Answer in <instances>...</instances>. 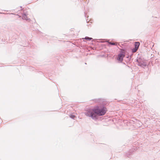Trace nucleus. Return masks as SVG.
<instances>
[{
	"instance_id": "nucleus-4",
	"label": "nucleus",
	"mask_w": 160,
	"mask_h": 160,
	"mask_svg": "<svg viewBox=\"0 0 160 160\" xmlns=\"http://www.w3.org/2000/svg\"><path fill=\"white\" fill-rule=\"evenodd\" d=\"M136 149L135 148H134L132 149V150H130V151L126 153L125 154L126 156L127 157L129 158L130 155L132 153V152H134L135 150Z\"/></svg>"
},
{
	"instance_id": "nucleus-1",
	"label": "nucleus",
	"mask_w": 160,
	"mask_h": 160,
	"mask_svg": "<svg viewBox=\"0 0 160 160\" xmlns=\"http://www.w3.org/2000/svg\"><path fill=\"white\" fill-rule=\"evenodd\" d=\"M107 111V108L104 106H97L95 108L88 110L85 114L86 116L91 117L94 120L98 119V116H102L104 115Z\"/></svg>"
},
{
	"instance_id": "nucleus-3",
	"label": "nucleus",
	"mask_w": 160,
	"mask_h": 160,
	"mask_svg": "<svg viewBox=\"0 0 160 160\" xmlns=\"http://www.w3.org/2000/svg\"><path fill=\"white\" fill-rule=\"evenodd\" d=\"M136 61L138 63V65L140 67H146L147 65L146 62H142L140 58L137 59Z\"/></svg>"
},
{
	"instance_id": "nucleus-12",
	"label": "nucleus",
	"mask_w": 160,
	"mask_h": 160,
	"mask_svg": "<svg viewBox=\"0 0 160 160\" xmlns=\"http://www.w3.org/2000/svg\"><path fill=\"white\" fill-rule=\"evenodd\" d=\"M101 100H100V99H95V102H97L98 103H99L100 102V101Z\"/></svg>"
},
{
	"instance_id": "nucleus-2",
	"label": "nucleus",
	"mask_w": 160,
	"mask_h": 160,
	"mask_svg": "<svg viewBox=\"0 0 160 160\" xmlns=\"http://www.w3.org/2000/svg\"><path fill=\"white\" fill-rule=\"evenodd\" d=\"M125 56V51L124 49H122L119 53L118 54L117 60L119 61L122 62L123 60L124 57Z\"/></svg>"
},
{
	"instance_id": "nucleus-7",
	"label": "nucleus",
	"mask_w": 160,
	"mask_h": 160,
	"mask_svg": "<svg viewBox=\"0 0 160 160\" xmlns=\"http://www.w3.org/2000/svg\"><path fill=\"white\" fill-rule=\"evenodd\" d=\"M108 43L109 44L112 45H117L118 44V43L116 42H109Z\"/></svg>"
},
{
	"instance_id": "nucleus-9",
	"label": "nucleus",
	"mask_w": 160,
	"mask_h": 160,
	"mask_svg": "<svg viewBox=\"0 0 160 160\" xmlns=\"http://www.w3.org/2000/svg\"><path fill=\"white\" fill-rule=\"evenodd\" d=\"M138 49L134 48H133L132 49V52L133 53L135 52H137L138 50Z\"/></svg>"
},
{
	"instance_id": "nucleus-6",
	"label": "nucleus",
	"mask_w": 160,
	"mask_h": 160,
	"mask_svg": "<svg viewBox=\"0 0 160 160\" xmlns=\"http://www.w3.org/2000/svg\"><path fill=\"white\" fill-rule=\"evenodd\" d=\"M140 43L139 42H135L134 44V48L138 49Z\"/></svg>"
},
{
	"instance_id": "nucleus-11",
	"label": "nucleus",
	"mask_w": 160,
	"mask_h": 160,
	"mask_svg": "<svg viewBox=\"0 0 160 160\" xmlns=\"http://www.w3.org/2000/svg\"><path fill=\"white\" fill-rule=\"evenodd\" d=\"M132 54L131 55L130 57L129 55H128V56L127 57V58H128V60L129 61H130V60H131V56H132Z\"/></svg>"
},
{
	"instance_id": "nucleus-10",
	"label": "nucleus",
	"mask_w": 160,
	"mask_h": 160,
	"mask_svg": "<svg viewBox=\"0 0 160 160\" xmlns=\"http://www.w3.org/2000/svg\"><path fill=\"white\" fill-rule=\"evenodd\" d=\"M70 118H71L74 119V118L75 117V116L74 115L72 114L70 115Z\"/></svg>"
},
{
	"instance_id": "nucleus-5",
	"label": "nucleus",
	"mask_w": 160,
	"mask_h": 160,
	"mask_svg": "<svg viewBox=\"0 0 160 160\" xmlns=\"http://www.w3.org/2000/svg\"><path fill=\"white\" fill-rule=\"evenodd\" d=\"M22 19H23L26 20H28L29 19H28L27 16V15L25 13H23L22 15Z\"/></svg>"
},
{
	"instance_id": "nucleus-8",
	"label": "nucleus",
	"mask_w": 160,
	"mask_h": 160,
	"mask_svg": "<svg viewBox=\"0 0 160 160\" xmlns=\"http://www.w3.org/2000/svg\"><path fill=\"white\" fill-rule=\"evenodd\" d=\"M83 39H84L88 41H90L92 39V38H90L88 37H86L84 38H83Z\"/></svg>"
},
{
	"instance_id": "nucleus-13",
	"label": "nucleus",
	"mask_w": 160,
	"mask_h": 160,
	"mask_svg": "<svg viewBox=\"0 0 160 160\" xmlns=\"http://www.w3.org/2000/svg\"><path fill=\"white\" fill-rule=\"evenodd\" d=\"M10 14H15L12 13H10Z\"/></svg>"
}]
</instances>
